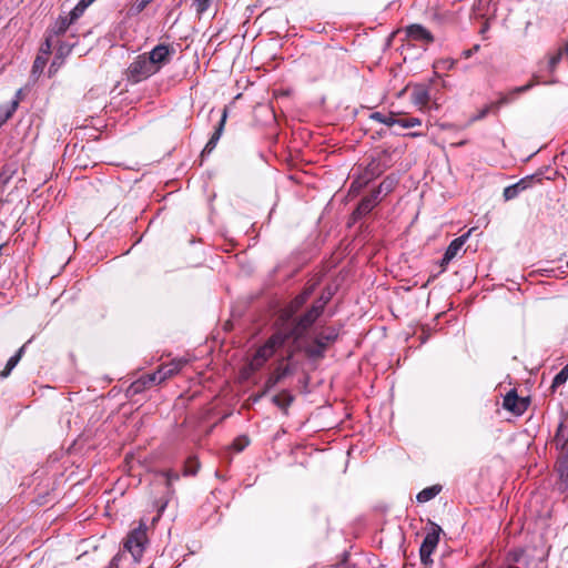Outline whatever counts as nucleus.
Wrapping results in <instances>:
<instances>
[{"label":"nucleus","instance_id":"obj_4","mask_svg":"<svg viewBox=\"0 0 568 568\" xmlns=\"http://www.w3.org/2000/svg\"><path fill=\"white\" fill-rule=\"evenodd\" d=\"M186 361L182 358L173 359L168 364H163L158 368L156 372L148 374L145 377H143V384H160L165 379L178 374L184 367Z\"/></svg>","mask_w":568,"mask_h":568},{"label":"nucleus","instance_id":"obj_37","mask_svg":"<svg viewBox=\"0 0 568 568\" xmlns=\"http://www.w3.org/2000/svg\"><path fill=\"white\" fill-rule=\"evenodd\" d=\"M84 9L80 4H77L70 12L69 18L72 22L77 21L83 13Z\"/></svg>","mask_w":568,"mask_h":568},{"label":"nucleus","instance_id":"obj_7","mask_svg":"<svg viewBox=\"0 0 568 568\" xmlns=\"http://www.w3.org/2000/svg\"><path fill=\"white\" fill-rule=\"evenodd\" d=\"M388 156L389 153L387 151H382L376 158H373L371 162L366 165L363 178H361V180L354 181L352 186H354L355 184L362 186L363 184H366L368 181L381 175L389 165Z\"/></svg>","mask_w":568,"mask_h":568},{"label":"nucleus","instance_id":"obj_26","mask_svg":"<svg viewBox=\"0 0 568 568\" xmlns=\"http://www.w3.org/2000/svg\"><path fill=\"white\" fill-rule=\"evenodd\" d=\"M47 61H48V58L47 57H43L42 54H38L34 62H33V65H32V75H40L47 64Z\"/></svg>","mask_w":568,"mask_h":568},{"label":"nucleus","instance_id":"obj_19","mask_svg":"<svg viewBox=\"0 0 568 568\" xmlns=\"http://www.w3.org/2000/svg\"><path fill=\"white\" fill-rule=\"evenodd\" d=\"M292 374V369L288 365L280 366L277 369L267 378L266 386L268 388L274 387L283 378Z\"/></svg>","mask_w":568,"mask_h":568},{"label":"nucleus","instance_id":"obj_1","mask_svg":"<svg viewBox=\"0 0 568 568\" xmlns=\"http://www.w3.org/2000/svg\"><path fill=\"white\" fill-rule=\"evenodd\" d=\"M148 536H146V525L141 521L139 526L132 529L125 540H124V549L131 554L134 562H140L143 556V552L148 546Z\"/></svg>","mask_w":568,"mask_h":568},{"label":"nucleus","instance_id":"obj_32","mask_svg":"<svg viewBox=\"0 0 568 568\" xmlns=\"http://www.w3.org/2000/svg\"><path fill=\"white\" fill-rule=\"evenodd\" d=\"M491 111L494 112V106L491 103H489V104L485 105L481 110H479L475 115H473L469 121L476 122V121L483 120Z\"/></svg>","mask_w":568,"mask_h":568},{"label":"nucleus","instance_id":"obj_31","mask_svg":"<svg viewBox=\"0 0 568 568\" xmlns=\"http://www.w3.org/2000/svg\"><path fill=\"white\" fill-rule=\"evenodd\" d=\"M54 36L51 34L50 32L48 33L44 42L41 44V48H40V54H42L43 57H49V54L51 53V48H52V38Z\"/></svg>","mask_w":568,"mask_h":568},{"label":"nucleus","instance_id":"obj_25","mask_svg":"<svg viewBox=\"0 0 568 568\" xmlns=\"http://www.w3.org/2000/svg\"><path fill=\"white\" fill-rule=\"evenodd\" d=\"M312 294V290L305 291L303 294L298 295L291 304L290 306V314L292 315L294 312H296L308 298V296Z\"/></svg>","mask_w":568,"mask_h":568},{"label":"nucleus","instance_id":"obj_49","mask_svg":"<svg viewBox=\"0 0 568 568\" xmlns=\"http://www.w3.org/2000/svg\"><path fill=\"white\" fill-rule=\"evenodd\" d=\"M274 402L280 405V400H278L277 396L274 397Z\"/></svg>","mask_w":568,"mask_h":568},{"label":"nucleus","instance_id":"obj_50","mask_svg":"<svg viewBox=\"0 0 568 568\" xmlns=\"http://www.w3.org/2000/svg\"><path fill=\"white\" fill-rule=\"evenodd\" d=\"M465 144V141H462L459 143H457L456 145H464Z\"/></svg>","mask_w":568,"mask_h":568},{"label":"nucleus","instance_id":"obj_8","mask_svg":"<svg viewBox=\"0 0 568 568\" xmlns=\"http://www.w3.org/2000/svg\"><path fill=\"white\" fill-rule=\"evenodd\" d=\"M337 331L333 327L323 329L317 334L312 345L305 348L310 357H322L326 347L337 338Z\"/></svg>","mask_w":568,"mask_h":568},{"label":"nucleus","instance_id":"obj_36","mask_svg":"<svg viewBox=\"0 0 568 568\" xmlns=\"http://www.w3.org/2000/svg\"><path fill=\"white\" fill-rule=\"evenodd\" d=\"M161 475L166 479V486L170 487L172 481L178 480L180 478L179 474L173 470L162 471Z\"/></svg>","mask_w":568,"mask_h":568},{"label":"nucleus","instance_id":"obj_45","mask_svg":"<svg viewBox=\"0 0 568 568\" xmlns=\"http://www.w3.org/2000/svg\"><path fill=\"white\" fill-rule=\"evenodd\" d=\"M559 51H562V55L568 54V42L566 43L565 48L560 49Z\"/></svg>","mask_w":568,"mask_h":568},{"label":"nucleus","instance_id":"obj_39","mask_svg":"<svg viewBox=\"0 0 568 568\" xmlns=\"http://www.w3.org/2000/svg\"><path fill=\"white\" fill-rule=\"evenodd\" d=\"M562 57V51H558L557 54L552 55L549 60V68L552 71L556 65L559 63Z\"/></svg>","mask_w":568,"mask_h":568},{"label":"nucleus","instance_id":"obj_47","mask_svg":"<svg viewBox=\"0 0 568 568\" xmlns=\"http://www.w3.org/2000/svg\"><path fill=\"white\" fill-rule=\"evenodd\" d=\"M63 52H65V49H63V47H60L59 48V54H62Z\"/></svg>","mask_w":568,"mask_h":568},{"label":"nucleus","instance_id":"obj_18","mask_svg":"<svg viewBox=\"0 0 568 568\" xmlns=\"http://www.w3.org/2000/svg\"><path fill=\"white\" fill-rule=\"evenodd\" d=\"M429 91L424 85H416L412 93V101L415 105L425 106L429 101Z\"/></svg>","mask_w":568,"mask_h":568},{"label":"nucleus","instance_id":"obj_51","mask_svg":"<svg viewBox=\"0 0 568 568\" xmlns=\"http://www.w3.org/2000/svg\"><path fill=\"white\" fill-rule=\"evenodd\" d=\"M90 4H92L95 0H87Z\"/></svg>","mask_w":568,"mask_h":568},{"label":"nucleus","instance_id":"obj_12","mask_svg":"<svg viewBox=\"0 0 568 568\" xmlns=\"http://www.w3.org/2000/svg\"><path fill=\"white\" fill-rule=\"evenodd\" d=\"M534 180V176H526L519 180L517 183L509 185L504 189L503 196L505 201H510L516 199L523 191L527 190L530 185V182Z\"/></svg>","mask_w":568,"mask_h":568},{"label":"nucleus","instance_id":"obj_27","mask_svg":"<svg viewBox=\"0 0 568 568\" xmlns=\"http://www.w3.org/2000/svg\"><path fill=\"white\" fill-rule=\"evenodd\" d=\"M396 124L400 125L404 129H409L414 126H419L422 124V121L418 118H397L396 116Z\"/></svg>","mask_w":568,"mask_h":568},{"label":"nucleus","instance_id":"obj_28","mask_svg":"<svg viewBox=\"0 0 568 568\" xmlns=\"http://www.w3.org/2000/svg\"><path fill=\"white\" fill-rule=\"evenodd\" d=\"M200 464L196 458H189L184 466L185 476H194L199 470Z\"/></svg>","mask_w":568,"mask_h":568},{"label":"nucleus","instance_id":"obj_23","mask_svg":"<svg viewBox=\"0 0 568 568\" xmlns=\"http://www.w3.org/2000/svg\"><path fill=\"white\" fill-rule=\"evenodd\" d=\"M369 118L376 122L393 126L396 124V115L394 113L383 114L381 112H373Z\"/></svg>","mask_w":568,"mask_h":568},{"label":"nucleus","instance_id":"obj_11","mask_svg":"<svg viewBox=\"0 0 568 568\" xmlns=\"http://www.w3.org/2000/svg\"><path fill=\"white\" fill-rule=\"evenodd\" d=\"M379 194L381 190H374L368 196L364 197L354 211V216L361 217L368 214L379 202Z\"/></svg>","mask_w":568,"mask_h":568},{"label":"nucleus","instance_id":"obj_3","mask_svg":"<svg viewBox=\"0 0 568 568\" xmlns=\"http://www.w3.org/2000/svg\"><path fill=\"white\" fill-rule=\"evenodd\" d=\"M287 339V335H284L283 332H277L274 335H272L268 341L261 346L253 358L250 362V367L252 371L260 369L264 363L273 356L276 348L283 346L285 341Z\"/></svg>","mask_w":568,"mask_h":568},{"label":"nucleus","instance_id":"obj_30","mask_svg":"<svg viewBox=\"0 0 568 568\" xmlns=\"http://www.w3.org/2000/svg\"><path fill=\"white\" fill-rule=\"evenodd\" d=\"M212 0H193V7L199 16H202L211 6Z\"/></svg>","mask_w":568,"mask_h":568},{"label":"nucleus","instance_id":"obj_5","mask_svg":"<svg viewBox=\"0 0 568 568\" xmlns=\"http://www.w3.org/2000/svg\"><path fill=\"white\" fill-rule=\"evenodd\" d=\"M158 72L145 54L139 55L128 68V78L138 83Z\"/></svg>","mask_w":568,"mask_h":568},{"label":"nucleus","instance_id":"obj_14","mask_svg":"<svg viewBox=\"0 0 568 568\" xmlns=\"http://www.w3.org/2000/svg\"><path fill=\"white\" fill-rule=\"evenodd\" d=\"M504 407L515 414H521L526 409L527 404L518 397L516 390H510L504 398Z\"/></svg>","mask_w":568,"mask_h":568},{"label":"nucleus","instance_id":"obj_9","mask_svg":"<svg viewBox=\"0 0 568 568\" xmlns=\"http://www.w3.org/2000/svg\"><path fill=\"white\" fill-rule=\"evenodd\" d=\"M406 37L415 42L428 45L434 42V36L422 24H409L405 28Z\"/></svg>","mask_w":568,"mask_h":568},{"label":"nucleus","instance_id":"obj_13","mask_svg":"<svg viewBox=\"0 0 568 568\" xmlns=\"http://www.w3.org/2000/svg\"><path fill=\"white\" fill-rule=\"evenodd\" d=\"M532 87H534V83L530 82V83H527L521 87H516L508 94L501 95L497 101L491 102V104L494 106V112L497 113L500 106L510 103L515 99L516 95L527 92Z\"/></svg>","mask_w":568,"mask_h":568},{"label":"nucleus","instance_id":"obj_29","mask_svg":"<svg viewBox=\"0 0 568 568\" xmlns=\"http://www.w3.org/2000/svg\"><path fill=\"white\" fill-rule=\"evenodd\" d=\"M568 379V364L555 376L552 381V388L564 385Z\"/></svg>","mask_w":568,"mask_h":568},{"label":"nucleus","instance_id":"obj_20","mask_svg":"<svg viewBox=\"0 0 568 568\" xmlns=\"http://www.w3.org/2000/svg\"><path fill=\"white\" fill-rule=\"evenodd\" d=\"M557 470L560 480L568 487V449L559 457L557 462Z\"/></svg>","mask_w":568,"mask_h":568},{"label":"nucleus","instance_id":"obj_34","mask_svg":"<svg viewBox=\"0 0 568 568\" xmlns=\"http://www.w3.org/2000/svg\"><path fill=\"white\" fill-rule=\"evenodd\" d=\"M153 0H136L132 6V11L136 14L141 13L149 3H151Z\"/></svg>","mask_w":568,"mask_h":568},{"label":"nucleus","instance_id":"obj_48","mask_svg":"<svg viewBox=\"0 0 568 568\" xmlns=\"http://www.w3.org/2000/svg\"><path fill=\"white\" fill-rule=\"evenodd\" d=\"M63 52H65V49H63V47H60L59 48V54H62Z\"/></svg>","mask_w":568,"mask_h":568},{"label":"nucleus","instance_id":"obj_43","mask_svg":"<svg viewBox=\"0 0 568 568\" xmlns=\"http://www.w3.org/2000/svg\"><path fill=\"white\" fill-rule=\"evenodd\" d=\"M78 4H80L84 10L91 6L87 0H80Z\"/></svg>","mask_w":568,"mask_h":568},{"label":"nucleus","instance_id":"obj_17","mask_svg":"<svg viewBox=\"0 0 568 568\" xmlns=\"http://www.w3.org/2000/svg\"><path fill=\"white\" fill-rule=\"evenodd\" d=\"M555 444L557 448H560L564 450L568 444V413H566L560 424L558 425L556 436H555Z\"/></svg>","mask_w":568,"mask_h":568},{"label":"nucleus","instance_id":"obj_35","mask_svg":"<svg viewBox=\"0 0 568 568\" xmlns=\"http://www.w3.org/2000/svg\"><path fill=\"white\" fill-rule=\"evenodd\" d=\"M21 93H22L21 89L17 91L16 99L12 101L10 109L6 113V118H4L6 120L9 119L13 114V112L17 110Z\"/></svg>","mask_w":568,"mask_h":568},{"label":"nucleus","instance_id":"obj_24","mask_svg":"<svg viewBox=\"0 0 568 568\" xmlns=\"http://www.w3.org/2000/svg\"><path fill=\"white\" fill-rule=\"evenodd\" d=\"M22 352H23V347H21L16 355H13L9 358L4 369L1 372L2 377H7L11 373V371L17 366V364L19 363V361L21 358Z\"/></svg>","mask_w":568,"mask_h":568},{"label":"nucleus","instance_id":"obj_38","mask_svg":"<svg viewBox=\"0 0 568 568\" xmlns=\"http://www.w3.org/2000/svg\"><path fill=\"white\" fill-rule=\"evenodd\" d=\"M394 182L390 180H384L377 190H381L382 192H385L386 194L389 193L393 190Z\"/></svg>","mask_w":568,"mask_h":568},{"label":"nucleus","instance_id":"obj_42","mask_svg":"<svg viewBox=\"0 0 568 568\" xmlns=\"http://www.w3.org/2000/svg\"><path fill=\"white\" fill-rule=\"evenodd\" d=\"M442 63L444 64V67H445L446 69H452V68L454 67V64H455V61H453V60H452V61L446 60V61H443Z\"/></svg>","mask_w":568,"mask_h":568},{"label":"nucleus","instance_id":"obj_46","mask_svg":"<svg viewBox=\"0 0 568 568\" xmlns=\"http://www.w3.org/2000/svg\"><path fill=\"white\" fill-rule=\"evenodd\" d=\"M54 67H58V63L55 62V60L52 62V64H51V67H50V73L52 72V69H53Z\"/></svg>","mask_w":568,"mask_h":568},{"label":"nucleus","instance_id":"obj_6","mask_svg":"<svg viewBox=\"0 0 568 568\" xmlns=\"http://www.w3.org/2000/svg\"><path fill=\"white\" fill-rule=\"evenodd\" d=\"M440 532L442 528L437 524L430 523L429 530L419 548V556L423 565L430 566L433 564L430 556L438 545Z\"/></svg>","mask_w":568,"mask_h":568},{"label":"nucleus","instance_id":"obj_40","mask_svg":"<svg viewBox=\"0 0 568 568\" xmlns=\"http://www.w3.org/2000/svg\"><path fill=\"white\" fill-rule=\"evenodd\" d=\"M521 555H523L521 550L514 551L513 554H510V556H511L510 562H517Z\"/></svg>","mask_w":568,"mask_h":568},{"label":"nucleus","instance_id":"obj_41","mask_svg":"<svg viewBox=\"0 0 568 568\" xmlns=\"http://www.w3.org/2000/svg\"><path fill=\"white\" fill-rule=\"evenodd\" d=\"M478 49H479V45L476 44L473 49L464 51L463 54L465 58H469L473 54V52L477 51Z\"/></svg>","mask_w":568,"mask_h":568},{"label":"nucleus","instance_id":"obj_44","mask_svg":"<svg viewBox=\"0 0 568 568\" xmlns=\"http://www.w3.org/2000/svg\"><path fill=\"white\" fill-rule=\"evenodd\" d=\"M323 300H327V302L331 300V293H328L327 295H322L317 301H323Z\"/></svg>","mask_w":568,"mask_h":568},{"label":"nucleus","instance_id":"obj_2","mask_svg":"<svg viewBox=\"0 0 568 568\" xmlns=\"http://www.w3.org/2000/svg\"><path fill=\"white\" fill-rule=\"evenodd\" d=\"M326 304L327 300L316 301L312 307L298 318L295 325L288 332L284 333V335H287V338L293 337L294 339L302 337L323 313Z\"/></svg>","mask_w":568,"mask_h":568},{"label":"nucleus","instance_id":"obj_10","mask_svg":"<svg viewBox=\"0 0 568 568\" xmlns=\"http://www.w3.org/2000/svg\"><path fill=\"white\" fill-rule=\"evenodd\" d=\"M174 52V50L166 44H158L155 48L152 49V51L149 53L148 59H150V62L160 69V67L164 63H166L170 59V55Z\"/></svg>","mask_w":568,"mask_h":568},{"label":"nucleus","instance_id":"obj_21","mask_svg":"<svg viewBox=\"0 0 568 568\" xmlns=\"http://www.w3.org/2000/svg\"><path fill=\"white\" fill-rule=\"evenodd\" d=\"M72 23L73 22L69 17H59L49 32L55 37H59L63 34Z\"/></svg>","mask_w":568,"mask_h":568},{"label":"nucleus","instance_id":"obj_33","mask_svg":"<svg viewBox=\"0 0 568 568\" xmlns=\"http://www.w3.org/2000/svg\"><path fill=\"white\" fill-rule=\"evenodd\" d=\"M250 440L246 436H240L233 442L232 446L236 452H242Z\"/></svg>","mask_w":568,"mask_h":568},{"label":"nucleus","instance_id":"obj_16","mask_svg":"<svg viewBox=\"0 0 568 568\" xmlns=\"http://www.w3.org/2000/svg\"><path fill=\"white\" fill-rule=\"evenodd\" d=\"M226 118H227V112H226V110H224L223 114L221 116V120L219 122V125L216 126L213 135L211 136V139L209 140V142L206 143V145L204 146V149L202 151V155L209 154L215 149V146L222 135V132L224 130Z\"/></svg>","mask_w":568,"mask_h":568},{"label":"nucleus","instance_id":"obj_22","mask_svg":"<svg viewBox=\"0 0 568 568\" xmlns=\"http://www.w3.org/2000/svg\"><path fill=\"white\" fill-rule=\"evenodd\" d=\"M440 486L427 487L417 494L416 499L418 503L429 501L440 491Z\"/></svg>","mask_w":568,"mask_h":568},{"label":"nucleus","instance_id":"obj_15","mask_svg":"<svg viewBox=\"0 0 568 568\" xmlns=\"http://www.w3.org/2000/svg\"><path fill=\"white\" fill-rule=\"evenodd\" d=\"M467 236H468V234L462 235V236L455 239L454 241H452V243L448 245V247L443 256V260L440 263L442 266L447 265L458 254V252L464 246Z\"/></svg>","mask_w":568,"mask_h":568}]
</instances>
